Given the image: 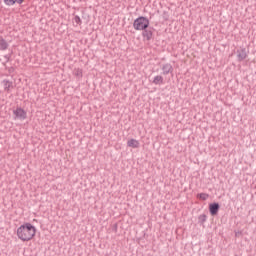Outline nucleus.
Listing matches in <instances>:
<instances>
[{"label":"nucleus","mask_w":256,"mask_h":256,"mask_svg":"<svg viewBox=\"0 0 256 256\" xmlns=\"http://www.w3.org/2000/svg\"><path fill=\"white\" fill-rule=\"evenodd\" d=\"M16 235L23 243H29L33 241L37 235V228L31 223H24L16 230Z\"/></svg>","instance_id":"obj_1"},{"label":"nucleus","mask_w":256,"mask_h":256,"mask_svg":"<svg viewBox=\"0 0 256 256\" xmlns=\"http://www.w3.org/2000/svg\"><path fill=\"white\" fill-rule=\"evenodd\" d=\"M133 27L135 31H145L149 27V19L141 16L134 20Z\"/></svg>","instance_id":"obj_2"},{"label":"nucleus","mask_w":256,"mask_h":256,"mask_svg":"<svg viewBox=\"0 0 256 256\" xmlns=\"http://www.w3.org/2000/svg\"><path fill=\"white\" fill-rule=\"evenodd\" d=\"M14 115H16L18 119H27V112L23 110V108H17L16 110H14Z\"/></svg>","instance_id":"obj_3"},{"label":"nucleus","mask_w":256,"mask_h":256,"mask_svg":"<svg viewBox=\"0 0 256 256\" xmlns=\"http://www.w3.org/2000/svg\"><path fill=\"white\" fill-rule=\"evenodd\" d=\"M128 147H131L132 149H139L141 143H139V140L136 139H130L127 141Z\"/></svg>","instance_id":"obj_4"},{"label":"nucleus","mask_w":256,"mask_h":256,"mask_svg":"<svg viewBox=\"0 0 256 256\" xmlns=\"http://www.w3.org/2000/svg\"><path fill=\"white\" fill-rule=\"evenodd\" d=\"M209 211L211 215H217L219 213V205L217 203L210 204Z\"/></svg>","instance_id":"obj_5"},{"label":"nucleus","mask_w":256,"mask_h":256,"mask_svg":"<svg viewBox=\"0 0 256 256\" xmlns=\"http://www.w3.org/2000/svg\"><path fill=\"white\" fill-rule=\"evenodd\" d=\"M8 47H9V44L7 43V41L3 39V37H0V50L5 51L8 49Z\"/></svg>","instance_id":"obj_6"},{"label":"nucleus","mask_w":256,"mask_h":256,"mask_svg":"<svg viewBox=\"0 0 256 256\" xmlns=\"http://www.w3.org/2000/svg\"><path fill=\"white\" fill-rule=\"evenodd\" d=\"M24 0H4L5 5L11 6V5H15V3H18L19 5H21V3H23Z\"/></svg>","instance_id":"obj_7"},{"label":"nucleus","mask_w":256,"mask_h":256,"mask_svg":"<svg viewBox=\"0 0 256 256\" xmlns=\"http://www.w3.org/2000/svg\"><path fill=\"white\" fill-rule=\"evenodd\" d=\"M154 85H163V76H156L153 80Z\"/></svg>","instance_id":"obj_8"},{"label":"nucleus","mask_w":256,"mask_h":256,"mask_svg":"<svg viewBox=\"0 0 256 256\" xmlns=\"http://www.w3.org/2000/svg\"><path fill=\"white\" fill-rule=\"evenodd\" d=\"M197 199H200V201H207V199H209V194L207 193L197 194Z\"/></svg>","instance_id":"obj_9"},{"label":"nucleus","mask_w":256,"mask_h":256,"mask_svg":"<svg viewBox=\"0 0 256 256\" xmlns=\"http://www.w3.org/2000/svg\"><path fill=\"white\" fill-rule=\"evenodd\" d=\"M3 85H4L5 91H10L11 87H13V83H11L7 80L3 81Z\"/></svg>","instance_id":"obj_10"},{"label":"nucleus","mask_w":256,"mask_h":256,"mask_svg":"<svg viewBox=\"0 0 256 256\" xmlns=\"http://www.w3.org/2000/svg\"><path fill=\"white\" fill-rule=\"evenodd\" d=\"M238 59H239V61H243V60L247 59V52H245V50H242L238 54Z\"/></svg>","instance_id":"obj_11"},{"label":"nucleus","mask_w":256,"mask_h":256,"mask_svg":"<svg viewBox=\"0 0 256 256\" xmlns=\"http://www.w3.org/2000/svg\"><path fill=\"white\" fill-rule=\"evenodd\" d=\"M142 35L147 39V41H150L151 37H153V33L151 31H144Z\"/></svg>","instance_id":"obj_12"},{"label":"nucleus","mask_w":256,"mask_h":256,"mask_svg":"<svg viewBox=\"0 0 256 256\" xmlns=\"http://www.w3.org/2000/svg\"><path fill=\"white\" fill-rule=\"evenodd\" d=\"M76 23H81V18H79V16H76Z\"/></svg>","instance_id":"obj_13"},{"label":"nucleus","mask_w":256,"mask_h":256,"mask_svg":"<svg viewBox=\"0 0 256 256\" xmlns=\"http://www.w3.org/2000/svg\"><path fill=\"white\" fill-rule=\"evenodd\" d=\"M78 73H79L80 75H82V74H83V72H82L81 70H78Z\"/></svg>","instance_id":"obj_14"}]
</instances>
